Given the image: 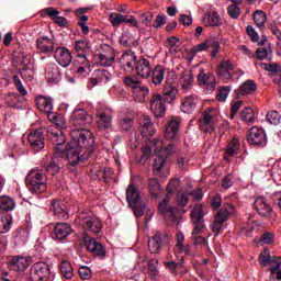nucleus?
Segmentation results:
<instances>
[{
	"mask_svg": "<svg viewBox=\"0 0 281 281\" xmlns=\"http://www.w3.org/2000/svg\"><path fill=\"white\" fill-rule=\"evenodd\" d=\"M75 49L77 52V58L80 59V56H85L87 54V49H89V42L79 40L75 43Z\"/></svg>",
	"mask_w": 281,
	"mask_h": 281,
	"instance_id": "obj_46",
	"label": "nucleus"
},
{
	"mask_svg": "<svg viewBox=\"0 0 281 281\" xmlns=\"http://www.w3.org/2000/svg\"><path fill=\"white\" fill-rule=\"evenodd\" d=\"M180 82L183 91H188V89H192V83L194 82V76L190 71H183Z\"/></svg>",
	"mask_w": 281,
	"mask_h": 281,
	"instance_id": "obj_41",
	"label": "nucleus"
},
{
	"mask_svg": "<svg viewBox=\"0 0 281 281\" xmlns=\"http://www.w3.org/2000/svg\"><path fill=\"white\" fill-rule=\"evenodd\" d=\"M246 33L248 34L252 43H258V41H260V35L258 34V32H256V29H254V26L248 25L246 27Z\"/></svg>",
	"mask_w": 281,
	"mask_h": 281,
	"instance_id": "obj_57",
	"label": "nucleus"
},
{
	"mask_svg": "<svg viewBox=\"0 0 281 281\" xmlns=\"http://www.w3.org/2000/svg\"><path fill=\"white\" fill-rule=\"evenodd\" d=\"M55 60L60 65V67H68L71 65L74 57L71 56V50L67 47H57L55 50Z\"/></svg>",
	"mask_w": 281,
	"mask_h": 281,
	"instance_id": "obj_18",
	"label": "nucleus"
},
{
	"mask_svg": "<svg viewBox=\"0 0 281 281\" xmlns=\"http://www.w3.org/2000/svg\"><path fill=\"white\" fill-rule=\"evenodd\" d=\"M227 14L231 19H238L240 16V7L238 4H231L227 8Z\"/></svg>",
	"mask_w": 281,
	"mask_h": 281,
	"instance_id": "obj_56",
	"label": "nucleus"
},
{
	"mask_svg": "<svg viewBox=\"0 0 281 281\" xmlns=\"http://www.w3.org/2000/svg\"><path fill=\"white\" fill-rule=\"evenodd\" d=\"M50 212H54L55 216L60 221L69 218V212H67V205L63 200H54L50 202Z\"/></svg>",
	"mask_w": 281,
	"mask_h": 281,
	"instance_id": "obj_21",
	"label": "nucleus"
},
{
	"mask_svg": "<svg viewBox=\"0 0 281 281\" xmlns=\"http://www.w3.org/2000/svg\"><path fill=\"white\" fill-rule=\"evenodd\" d=\"M232 89L228 86H223L218 93L216 94V101L217 102H225L227 100V95H229V91Z\"/></svg>",
	"mask_w": 281,
	"mask_h": 281,
	"instance_id": "obj_52",
	"label": "nucleus"
},
{
	"mask_svg": "<svg viewBox=\"0 0 281 281\" xmlns=\"http://www.w3.org/2000/svg\"><path fill=\"white\" fill-rule=\"evenodd\" d=\"M36 47L43 54H49L50 52H54V45L50 44V46H49V44H47V43L45 44V42H43V40H37Z\"/></svg>",
	"mask_w": 281,
	"mask_h": 281,
	"instance_id": "obj_53",
	"label": "nucleus"
},
{
	"mask_svg": "<svg viewBox=\"0 0 281 281\" xmlns=\"http://www.w3.org/2000/svg\"><path fill=\"white\" fill-rule=\"evenodd\" d=\"M196 104H199V97L196 94L186 95L181 100L180 110L182 113H194L196 110Z\"/></svg>",
	"mask_w": 281,
	"mask_h": 281,
	"instance_id": "obj_20",
	"label": "nucleus"
},
{
	"mask_svg": "<svg viewBox=\"0 0 281 281\" xmlns=\"http://www.w3.org/2000/svg\"><path fill=\"white\" fill-rule=\"evenodd\" d=\"M78 273L81 280H89L92 276L91 270L89 269V267H86V266L80 267L78 270Z\"/></svg>",
	"mask_w": 281,
	"mask_h": 281,
	"instance_id": "obj_59",
	"label": "nucleus"
},
{
	"mask_svg": "<svg viewBox=\"0 0 281 281\" xmlns=\"http://www.w3.org/2000/svg\"><path fill=\"white\" fill-rule=\"evenodd\" d=\"M16 207V202L10 196H0V211L1 212H12Z\"/></svg>",
	"mask_w": 281,
	"mask_h": 281,
	"instance_id": "obj_38",
	"label": "nucleus"
},
{
	"mask_svg": "<svg viewBox=\"0 0 281 281\" xmlns=\"http://www.w3.org/2000/svg\"><path fill=\"white\" fill-rule=\"evenodd\" d=\"M77 61L81 64V66L77 68L78 76L87 78V76H89V71H91V66L89 65V59H87V55H80Z\"/></svg>",
	"mask_w": 281,
	"mask_h": 281,
	"instance_id": "obj_35",
	"label": "nucleus"
},
{
	"mask_svg": "<svg viewBox=\"0 0 281 281\" xmlns=\"http://www.w3.org/2000/svg\"><path fill=\"white\" fill-rule=\"evenodd\" d=\"M269 52L271 53V49L259 47L256 50V57L258 60H266V58L269 57Z\"/></svg>",
	"mask_w": 281,
	"mask_h": 281,
	"instance_id": "obj_60",
	"label": "nucleus"
},
{
	"mask_svg": "<svg viewBox=\"0 0 281 281\" xmlns=\"http://www.w3.org/2000/svg\"><path fill=\"white\" fill-rule=\"evenodd\" d=\"M93 136L87 131H75L71 140L65 145V136H55L52 161L46 166L47 175L56 177L60 172L59 159H68V170L74 172L78 164H85L93 155Z\"/></svg>",
	"mask_w": 281,
	"mask_h": 281,
	"instance_id": "obj_1",
	"label": "nucleus"
},
{
	"mask_svg": "<svg viewBox=\"0 0 281 281\" xmlns=\"http://www.w3.org/2000/svg\"><path fill=\"white\" fill-rule=\"evenodd\" d=\"M79 221L81 227L86 229L82 234V240L87 251H90L92 256H97L101 258V260H104V258H106V249L100 241H97V239L91 237L88 233L90 232V234L98 236L104 227L102 221L95 216L89 215L88 213H81L79 215Z\"/></svg>",
	"mask_w": 281,
	"mask_h": 281,
	"instance_id": "obj_2",
	"label": "nucleus"
},
{
	"mask_svg": "<svg viewBox=\"0 0 281 281\" xmlns=\"http://www.w3.org/2000/svg\"><path fill=\"white\" fill-rule=\"evenodd\" d=\"M92 78L88 81V89H93V87L100 85V82H109L111 80V72L106 69H97L93 71Z\"/></svg>",
	"mask_w": 281,
	"mask_h": 281,
	"instance_id": "obj_19",
	"label": "nucleus"
},
{
	"mask_svg": "<svg viewBox=\"0 0 281 281\" xmlns=\"http://www.w3.org/2000/svg\"><path fill=\"white\" fill-rule=\"evenodd\" d=\"M125 195L130 206L136 205V203H142L139 189L133 183L128 184Z\"/></svg>",
	"mask_w": 281,
	"mask_h": 281,
	"instance_id": "obj_25",
	"label": "nucleus"
},
{
	"mask_svg": "<svg viewBox=\"0 0 281 281\" xmlns=\"http://www.w3.org/2000/svg\"><path fill=\"white\" fill-rule=\"evenodd\" d=\"M203 206H196L192 212H191V218L193 221V236H199L201 234L202 229H205L204 225V220H203Z\"/></svg>",
	"mask_w": 281,
	"mask_h": 281,
	"instance_id": "obj_13",
	"label": "nucleus"
},
{
	"mask_svg": "<svg viewBox=\"0 0 281 281\" xmlns=\"http://www.w3.org/2000/svg\"><path fill=\"white\" fill-rule=\"evenodd\" d=\"M262 69L265 71H269L270 74H278L280 71V66L278 64H261Z\"/></svg>",
	"mask_w": 281,
	"mask_h": 281,
	"instance_id": "obj_63",
	"label": "nucleus"
},
{
	"mask_svg": "<svg viewBox=\"0 0 281 281\" xmlns=\"http://www.w3.org/2000/svg\"><path fill=\"white\" fill-rule=\"evenodd\" d=\"M150 142L153 146H156L155 150H158V154L162 155V157H166L167 159L175 153L173 143H169L167 146H165L159 138H153Z\"/></svg>",
	"mask_w": 281,
	"mask_h": 281,
	"instance_id": "obj_24",
	"label": "nucleus"
},
{
	"mask_svg": "<svg viewBox=\"0 0 281 281\" xmlns=\"http://www.w3.org/2000/svg\"><path fill=\"white\" fill-rule=\"evenodd\" d=\"M29 144L34 153H41L45 148V136L43 135V128L33 130L29 134Z\"/></svg>",
	"mask_w": 281,
	"mask_h": 281,
	"instance_id": "obj_10",
	"label": "nucleus"
},
{
	"mask_svg": "<svg viewBox=\"0 0 281 281\" xmlns=\"http://www.w3.org/2000/svg\"><path fill=\"white\" fill-rule=\"evenodd\" d=\"M59 271L63 278H65L66 280H71V278H74V267H71V262L65 259L61 260L59 265Z\"/></svg>",
	"mask_w": 281,
	"mask_h": 281,
	"instance_id": "obj_39",
	"label": "nucleus"
},
{
	"mask_svg": "<svg viewBox=\"0 0 281 281\" xmlns=\"http://www.w3.org/2000/svg\"><path fill=\"white\" fill-rule=\"evenodd\" d=\"M139 125L140 135L145 137L147 142H150V139H157L156 137L153 138V136L155 135V125L153 124V121H150V117L145 116Z\"/></svg>",
	"mask_w": 281,
	"mask_h": 281,
	"instance_id": "obj_22",
	"label": "nucleus"
},
{
	"mask_svg": "<svg viewBox=\"0 0 281 281\" xmlns=\"http://www.w3.org/2000/svg\"><path fill=\"white\" fill-rule=\"evenodd\" d=\"M26 188L34 194H43L47 190V178L41 171L31 170L25 177Z\"/></svg>",
	"mask_w": 281,
	"mask_h": 281,
	"instance_id": "obj_5",
	"label": "nucleus"
},
{
	"mask_svg": "<svg viewBox=\"0 0 281 281\" xmlns=\"http://www.w3.org/2000/svg\"><path fill=\"white\" fill-rule=\"evenodd\" d=\"M45 77L48 82H58L60 80V68L55 63L46 66Z\"/></svg>",
	"mask_w": 281,
	"mask_h": 281,
	"instance_id": "obj_28",
	"label": "nucleus"
},
{
	"mask_svg": "<svg viewBox=\"0 0 281 281\" xmlns=\"http://www.w3.org/2000/svg\"><path fill=\"white\" fill-rule=\"evenodd\" d=\"M151 142H153V139L149 138L146 147L143 150V155L146 158L153 157V153H156L159 155V150H155L156 146H154Z\"/></svg>",
	"mask_w": 281,
	"mask_h": 281,
	"instance_id": "obj_55",
	"label": "nucleus"
},
{
	"mask_svg": "<svg viewBox=\"0 0 281 281\" xmlns=\"http://www.w3.org/2000/svg\"><path fill=\"white\" fill-rule=\"evenodd\" d=\"M217 76L227 82L234 78V64L232 60L223 59L217 66Z\"/></svg>",
	"mask_w": 281,
	"mask_h": 281,
	"instance_id": "obj_14",
	"label": "nucleus"
},
{
	"mask_svg": "<svg viewBox=\"0 0 281 281\" xmlns=\"http://www.w3.org/2000/svg\"><path fill=\"white\" fill-rule=\"evenodd\" d=\"M74 233V228H71V225L67 223L59 222L55 225L54 231L52 233V238L54 240H58L61 243V240H65L69 234Z\"/></svg>",
	"mask_w": 281,
	"mask_h": 281,
	"instance_id": "obj_15",
	"label": "nucleus"
},
{
	"mask_svg": "<svg viewBox=\"0 0 281 281\" xmlns=\"http://www.w3.org/2000/svg\"><path fill=\"white\" fill-rule=\"evenodd\" d=\"M150 89L146 86H138L133 91L134 100L135 102H139L140 104H144V102H148L149 99Z\"/></svg>",
	"mask_w": 281,
	"mask_h": 281,
	"instance_id": "obj_33",
	"label": "nucleus"
},
{
	"mask_svg": "<svg viewBox=\"0 0 281 281\" xmlns=\"http://www.w3.org/2000/svg\"><path fill=\"white\" fill-rule=\"evenodd\" d=\"M179 133V121L170 120L165 126V137L166 139H175Z\"/></svg>",
	"mask_w": 281,
	"mask_h": 281,
	"instance_id": "obj_34",
	"label": "nucleus"
},
{
	"mask_svg": "<svg viewBox=\"0 0 281 281\" xmlns=\"http://www.w3.org/2000/svg\"><path fill=\"white\" fill-rule=\"evenodd\" d=\"M240 120L243 122H246L247 124H254V121H255L254 110L250 106L245 108L240 112Z\"/></svg>",
	"mask_w": 281,
	"mask_h": 281,
	"instance_id": "obj_44",
	"label": "nucleus"
},
{
	"mask_svg": "<svg viewBox=\"0 0 281 281\" xmlns=\"http://www.w3.org/2000/svg\"><path fill=\"white\" fill-rule=\"evenodd\" d=\"M153 170L155 175L168 172V158L161 154H158L154 159Z\"/></svg>",
	"mask_w": 281,
	"mask_h": 281,
	"instance_id": "obj_29",
	"label": "nucleus"
},
{
	"mask_svg": "<svg viewBox=\"0 0 281 281\" xmlns=\"http://www.w3.org/2000/svg\"><path fill=\"white\" fill-rule=\"evenodd\" d=\"M135 71L139 78H150V61L140 58L136 61Z\"/></svg>",
	"mask_w": 281,
	"mask_h": 281,
	"instance_id": "obj_27",
	"label": "nucleus"
},
{
	"mask_svg": "<svg viewBox=\"0 0 281 281\" xmlns=\"http://www.w3.org/2000/svg\"><path fill=\"white\" fill-rule=\"evenodd\" d=\"M52 276V268L49 265L40 261L31 267V279L33 281H48Z\"/></svg>",
	"mask_w": 281,
	"mask_h": 281,
	"instance_id": "obj_9",
	"label": "nucleus"
},
{
	"mask_svg": "<svg viewBox=\"0 0 281 281\" xmlns=\"http://www.w3.org/2000/svg\"><path fill=\"white\" fill-rule=\"evenodd\" d=\"M266 120L273 126H278V124L281 122V115L278 113V111L272 110L267 113Z\"/></svg>",
	"mask_w": 281,
	"mask_h": 281,
	"instance_id": "obj_49",
	"label": "nucleus"
},
{
	"mask_svg": "<svg viewBox=\"0 0 281 281\" xmlns=\"http://www.w3.org/2000/svg\"><path fill=\"white\" fill-rule=\"evenodd\" d=\"M198 83L205 86L206 91L212 93L216 89V77L212 72L205 74V70L201 68L198 75Z\"/></svg>",
	"mask_w": 281,
	"mask_h": 281,
	"instance_id": "obj_16",
	"label": "nucleus"
},
{
	"mask_svg": "<svg viewBox=\"0 0 281 281\" xmlns=\"http://www.w3.org/2000/svg\"><path fill=\"white\" fill-rule=\"evenodd\" d=\"M256 212L261 216L262 218H267L271 216V212H273V209H271V205L268 204L267 198H256L255 202L252 203Z\"/></svg>",
	"mask_w": 281,
	"mask_h": 281,
	"instance_id": "obj_17",
	"label": "nucleus"
},
{
	"mask_svg": "<svg viewBox=\"0 0 281 281\" xmlns=\"http://www.w3.org/2000/svg\"><path fill=\"white\" fill-rule=\"evenodd\" d=\"M207 49H209V46H207V40H206L205 42L200 43V44L193 46V47L191 48V54H192L193 56H196V54H199V53H201V52H207Z\"/></svg>",
	"mask_w": 281,
	"mask_h": 281,
	"instance_id": "obj_58",
	"label": "nucleus"
},
{
	"mask_svg": "<svg viewBox=\"0 0 281 281\" xmlns=\"http://www.w3.org/2000/svg\"><path fill=\"white\" fill-rule=\"evenodd\" d=\"M97 126L101 131H106L113 122V116H111L110 112L100 111L97 113Z\"/></svg>",
	"mask_w": 281,
	"mask_h": 281,
	"instance_id": "obj_30",
	"label": "nucleus"
},
{
	"mask_svg": "<svg viewBox=\"0 0 281 281\" xmlns=\"http://www.w3.org/2000/svg\"><path fill=\"white\" fill-rule=\"evenodd\" d=\"M252 21H255L259 30H265V24L267 23V13L262 10H257L252 14Z\"/></svg>",
	"mask_w": 281,
	"mask_h": 281,
	"instance_id": "obj_40",
	"label": "nucleus"
},
{
	"mask_svg": "<svg viewBox=\"0 0 281 281\" xmlns=\"http://www.w3.org/2000/svg\"><path fill=\"white\" fill-rule=\"evenodd\" d=\"M165 267H167V269H169V271H171V273L177 276L178 274L177 270L181 269V267H183V265L182 263H177L175 261H166Z\"/></svg>",
	"mask_w": 281,
	"mask_h": 281,
	"instance_id": "obj_62",
	"label": "nucleus"
},
{
	"mask_svg": "<svg viewBox=\"0 0 281 281\" xmlns=\"http://www.w3.org/2000/svg\"><path fill=\"white\" fill-rule=\"evenodd\" d=\"M274 238H276V235H273V233L265 232L261 235V238H260L259 243L261 245H269V243H273Z\"/></svg>",
	"mask_w": 281,
	"mask_h": 281,
	"instance_id": "obj_61",
	"label": "nucleus"
},
{
	"mask_svg": "<svg viewBox=\"0 0 281 281\" xmlns=\"http://www.w3.org/2000/svg\"><path fill=\"white\" fill-rule=\"evenodd\" d=\"M166 243H168L166 234L156 232V234L150 237L147 243L150 254H159Z\"/></svg>",
	"mask_w": 281,
	"mask_h": 281,
	"instance_id": "obj_12",
	"label": "nucleus"
},
{
	"mask_svg": "<svg viewBox=\"0 0 281 281\" xmlns=\"http://www.w3.org/2000/svg\"><path fill=\"white\" fill-rule=\"evenodd\" d=\"M126 21V16L122 15L121 13H111L110 14V22L113 25V27H120L122 23Z\"/></svg>",
	"mask_w": 281,
	"mask_h": 281,
	"instance_id": "obj_50",
	"label": "nucleus"
},
{
	"mask_svg": "<svg viewBox=\"0 0 281 281\" xmlns=\"http://www.w3.org/2000/svg\"><path fill=\"white\" fill-rule=\"evenodd\" d=\"M181 186L179 178H172L168 186H167V195L168 199H172V194L179 190V187Z\"/></svg>",
	"mask_w": 281,
	"mask_h": 281,
	"instance_id": "obj_47",
	"label": "nucleus"
},
{
	"mask_svg": "<svg viewBox=\"0 0 281 281\" xmlns=\"http://www.w3.org/2000/svg\"><path fill=\"white\" fill-rule=\"evenodd\" d=\"M149 76H151V82L155 87H160L161 82H164V78L166 77V68L161 65H157L150 70Z\"/></svg>",
	"mask_w": 281,
	"mask_h": 281,
	"instance_id": "obj_32",
	"label": "nucleus"
},
{
	"mask_svg": "<svg viewBox=\"0 0 281 281\" xmlns=\"http://www.w3.org/2000/svg\"><path fill=\"white\" fill-rule=\"evenodd\" d=\"M11 271H25L30 267V261L23 256H14L8 263Z\"/></svg>",
	"mask_w": 281,
	"mask_h": 281,
	"instance_id": "obj_23",
	"label": "nucleus"
},
{
	"mask_svg": "<svg viewBox=\"0 0 281 281\" xmlns=\"http://www.w3.org/2000/svg\"><path fill=\"white\" fill-rule=\"evenodd\" d=\"M155 15L151 12H146L140 14V23L146 27H153V20Z\"/></svg>",
	"mask_w": 281,
	"mask_h": 281,
	"instance_id": "obj_51",
	"label": "nucleus"
},
{
	"mask_svg": "<svg viewBox=\"0 0 281 281\" xmlns=\"http://www.w3.org/2000/svg\"><path fill=\"white\" fill-rule=\"evenodd\" d=\"M170 199L168 198V194L164 198V200L159 203L158 210L160 214H168L171 221L179 222L181 218V212H179V209L169 206Z\"/></svg>",
	"mask_w": 281,
	"mask_h": 281,
	"instance_id": "obj_11",
	"label": "nucleus"
},
{
	"mask_svg": "<svg viewBox=\"0 0 281 281\" xmlns=\"http://www.w3.org/2000/svg\"><path fill=\"white\" fill-rule=\"evenodd\" d=\"M12 214L2 213L0 214V234H8L12 229Z\"/></svg>",
	"mask_w": 281,
	"mask_h": 281,
	"instance_id": "obj_36",
	"label": "nucleus"
},
{
	"mask_svg": "<svg viewBox=\"0 0 281 281\" xmlns=\"http://www.w3.org/2000/svg\"><path fill=\"white\" fill-rule=\"evenodd\" d=\"M202 21L206 27H220V25H223V20L216 11L205 13Z\"/></svg>",
	"mask_w": 281,
	"mask_h": 281,
	"instance_id": "obj_26",
	"label": "nucleus"
},
{
	"mask_svg": "<svg viewBox=\"0 0 281 281\" xmlns=\"http://www.w3.org/2000/svg\"><path fill=\"white\" fill-rule=\"evenodd\" d=\"M20 76H22V78L29 76V79L32 80V56L26 55V66L22 67Z\"/></svg>",
	"mask_w": 281,
	"mask_h": 281,
	"instance_id": "obj_48",
	"label": "nucleus"
},
{
	"mask_svg": "<svg viewBox=\"0 0 281 281\" xmlns=\"http://www.w3.org/2000/svg\"><path fill=\"white\" fill-rule=\"evenodd\" d=\"M99 181H103V183H111V179H113V169L105 167L103 170L98 173Z\"/></svg>",
	"mask_w": 281,
	"mask_h": 281,
	"instance_id": "obj_45",
	"label": "nucleus"
},
{
	"mask_svg": "<svg viewBox=\"0 0 281 281\" xmlns=\"http://www.w3.org/2000/svg\"><path fill=\"white\" fill-rule=\"evenodd\" d=\"M234 214V204H226L225 207H222L214 217V221L211 225L212 232L215 236H221V233L224 232V223L229 220V215Z\"/></svg>",
	"mask_w": 281,
	"mask_h": 281,
	"instance_id": "obj_6",
	"label": "nucleus"
},
{
	"mask_svg": "<svg viewBox=\"0 0 281 281\" xmlns=\"http://www.w3.org/2000/svg\"><path fill=\"white\" fill-rule=\"evenodd\" d=\"M36 105L40 111L49 112L54 109V104L52 103V99L40 97L36 99Z\"/></svg>",
	"mask_w": 281,
	"mask_h": 281,
	"instance_id": "obj_42",
	"label": "nucleus"
},
{
	"mask_svg": "<svg viewBox=\"0 0 281 281\" xmlns=\"http://www.w3.org/2000/svg\"><path fill=\"white\" fill-rule=\"evenodd\" d=\"M148 190L149 194H151L154 199H157V196H159V193L161 192V186L159 184V180L155 178H149Z\"/></svg>",
	"mask_w": 281,
	"mask_h": 281,
	"instance_id": "obj_43",
	"label": "nucleus"
},
{
	"mask_svg": "<svg viewBox=\"0 0 281 281\" xmlns=\"http://www.w3.org/2000/svg\"><path fill=\"white\" fill-rule=\"evenodd\" d=\"M166 23V15L164 14H158L156 16V20L153 23V27L155 30H159V27H164V24Z\"/></svg>",
	"mask_w": 281,
	"mask_h": 281,
	"instance_id": "obj_64",
	"label": "nucleus"
},
{
	"mask_svg": "<svg viewBox=\"0 0 281 281\" xmlns=\"http://www.w3.org/2000/svg\"><path fill=\"white\" fill-rule=\"evenodd\" d=\"M91 122H92L91 115H89V113H87L85 109L74 110L70 116V124L75 126V130L70 132V137L72 133H75V131H79V132L86 131L87 133H90L93 139V149L95 150V138L93 137V133L87 130L88 126H91Z\"/></svg>",
	"mask_w": 281,
	"mask_h": 281,
	"instance_id": "obj_4",
	"label": "nucleus"
},
{
	"mask_svg": "<svg viewBox=\"0 0 281 281\" xmlns=\"http://www.w3.org/2000/svg\"><path fill=\"white\" fill-rule=\"evenodd\" d=\"M177 93L179 90L172 82L166 80L162 88L161 94H154L150 100V111L154 113L155 117H164L166 115V105L172 104L177 100Z\"/></svg>",
	"mask_w": 281,
	"mask_h": 281,
	"instance_id": "obj_3",
	"label": "nucleus"
},
{
	"mask_svg": "<svg viewBox=\"0 0 281 281\" xmlns=\"http://www.w3.org/2000/svg\"><path fill=\"white\" fill-rule=\"evenodd\" d=\"M130 207H132V210L137 218H142V216H144V214L146 212V204H139V202L136 204H132V206H130Z\"/></svg>",
	"mask_w": 281,
	"mask_h": 281,
	"instance_id": "obj_54",
	"label": "nucleus"
},
{
	"mask_svg": "<svg viewBox=\"0 0 281 281\" xmlns=\"http://www.w3.org/2000/svg\"><path fill=\"white\" fill-rule=\"evenodd\" d=\"M216 114L214 108H207L199 119V125L204 133H214L216 131Z\"/></svg>",
	"mask_w": 281,
	"mask_h": 281,
	"instance_id": "obj_7",
	"label": "nucleus"
},
{
	"mask_svg": "<svg viewBox=\"0 0 281 281\" xmlns=\"http://www.w3.org/2000/svg\"><path fill=\"white\" fill-rule=\"evenodd\" d=\"M238 153H240V143L238 142V138H233L224 153V159L225 161H229L232 159V157H236V155H238Z\"/></svg>",
	"mask_w": 281,
	"mask_h": 281,
	"instance_id": "obj_31",
	"label": "nucleus"
},
{
	"mask_svg": "<svg viewBox=\"0 0 281 281\" xmlns=\"http://www.w3.org/2000/svg\"><path fill=\"white\" fill-rule=\"evenodd\" d=\"M258 89V86L254 80H247L244 82L239 89H237L236 93L237 95H249L254 93Z\"/></svg>",
	"mask_w": 281,
	"mask_h": 281,
	"instance_id": "obj_37",
	"label": "nucleus"
},
{
	"mask_svg": "<svg viewBox=\"0 0 281 281\" xmlns=\"http://www.w3.org/2000/svg\"><path fill=\"white\" fill-rule=\"evenodd\" d=\"M247 142L250 146L265 148L267 146V132L262 127L252 126L247 132Z\"/></svg>",
	"mask_w": 281,
	"mask_h": 281,
	"instance_id": "obj_8",
	"label": "nucleus"
}]
</instances>
